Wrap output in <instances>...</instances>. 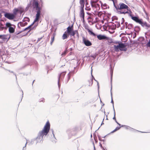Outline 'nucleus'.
<instances>
[{"mask_svg": "<svg viewBox=\"0 0 150 150\" xmlns=\"http://www.w3.org/2000/svg\"><path fill=\"white\" fill-rule=\"evenodd\" d=\"M50 128V124L49 121L47 122L45 125L43 129L39 132L38 136L35 139L31 140L30 144H36L37 143L40 142L42 140L44 136H45L49 132Z\"/></svg>", "mask_w": 150, "mask_h": 150, "instance_id": "f257e3e1", "label": "nucleus"}, {"mask_svg": "<svg viewBox=\"0 0 150 150\" xmlns=\"http://www.w3.org/2000/svg\"><path fill=\"white\" fill-rule=\"evenodd\" d=\"M32 5L33 7L34 8H35L37 11L36 17L33 22L32 24V25H33L35 23L38 21V20L40 17L41 13L40 10L41 9V8L39 6L38 2L36 1H34Z\"/></svg>", "mask_w": 150, "mask_h": 150, "instance_id": "f03ea898", "label": "nucleus"}, {"mask_svg": "<svg viewBox=\"0 0 150 150\" xmlns=\"http://www.w3.org/2000/svg\"><path fill=\"white\" fill-rule=\"evenodd\" d=\"M120 7L118 9L115 6V8L118 10V13L119 14H125L128 13L129 7L125 4L121 3L119 4Z\"/></svg>", "mask_w": 150, "mask_h": 150, "instance_id": "7ed1b4c3", "label": "nucleus"}, {"mask_svg": "<svg viewBox=\"0 0 150 150\" xmlns=\"http://www.w3.org/2000/svg\"><path fill=\"white\" fill-rule=\"evenodd\" d=\"M131 18L133 20L141 24L142 26H145L148 28L150 27V25H149L146 22L143 23L142 21V20L139 19L138 17L132 16H131Z\"/></svg>", "mask_w": 150, "mask_h": 150, "instance_id": "20e7f679", "label": "nucleus"}, {"mask_svg": "<svg viewBox=\"0 0 150 150\" xmlns=\"http://www.w3.org/2000/svg\"><path fill=\"white\" fill-rule=\"evenodd\" d=\"M6 28H8L9 32L11 33H12L14 32L15 26L13 24H11L9 23H7L6 24Z\"/></svg>", "mask_w": 150, "mask_h": 150, "instance_id": "39448f33", "label": "nucleus"}, {"mask_svg": "<svg viewBox=\"0 0 150 150\" xmlns=\"http://www.w3.org/2000/svg\"><path fill=\"white\" fill-rule=\"evenodd\" d=\"M5 17L9 20H13L15 18V15L13 13H6L4 15Z\"/></svg>", "mask_w": 150, "mask_h": 150, "instance_id": "423d86ee", "label": "nucleus"}, {"mask_svg": "<svg viewBox=\"0 0 150 150\" xmlns=\"http://www.w3.org/2000/svg\"><path fill=\"white\" fill-rule=\"evenodd\" d=\"M82 40L84 44L87 46L91 45V43L87 38L83 37H82Z\"/></svg>", "mask_w": 150, "mask_h": 150, "instance_id": "0eeeda50", "label": "nucleus"}, {"mask_svg": "<svg viewBox=\"0 0 150 150\" xmlns=\"http://www.w3.org/2000/svg\"><path fill=\"white\" fill-rule=\"evenodd\" d=\"M97 37L98 39L99 40H108L109 39V38L107 37L104 35H97Z\"/></svg>", "mask_w": 150, "mask_h": 150, "instance_id": "6e6552de", "label": "nucleus"}, {"mask_svg": "<svg viewBox=\"0 0 150 150\" xmlns=\"http://www.w3.org/2000/svg\"><path fill=\"white\" fill-rule=\"evenodd\" d=\"M84 27L85 29L87 30L89 34L95 37L96 36V35L93 33L92 30H90L89 28V27L87 25H85L84 26Z\"/></svg>", "mask_w": 150, "mask_h": 150, "instance_id": "1a4fd4ad", "label": "nucleus"}, {"mask_svg": "<svg viewBox=\"0 0 150 150\" xmlns=\"http://www.w3.org/2000/svg\"><path fill=\"white\" fill-rule=\"evenodd\" d=\"M66 74L65 72H63L59 76L58 78V86L59 88H60V85L59 84L60 79H62L64 77Z\"/></svg>", "mask_w": 150, "mask_h": 150, "instance_id": "9d476101", "label": "nucleus"}, {"mask_svg": "<svg viewBox=\"0 0 150 150\" xmlns=\"http://www.w3.org/2000/svg\"><path fill=\"white\" fill-rule=\"evenodd\" d=\"M119 50L120 51H125L126 49L125 48V45L123 43L119 44Z\"/></svg>", "mask_w": 150, "mask_h": 150, "instance_id": "9b49d317", "label": "nucleus"}, {"mask_svg": "<svg viewBox=\"0 0 150 150\" xmlns=\"http://www.w3.org/2000/svg\"><path fill=\"white\" fill-rule=\"evenodd\" d=\"M80 16L81 18H82L81 20L83 21V22H84V11L83 8H81L80 11Z\"/></svg>", "mask_w": 150, "mask_h": 150, "instance_id": "f8f14e48", "label": "nucleus"}, {"mask_svg": "<svg viewBox=\"0 0 150 150\" xmlns=\"http://www.w3.org/2000/svg\"><path fill=\"white\" fill-rule=\"evenodd\" d=\"M72 31V27L69 26L67 28V30L66 31V33L70 34L71 33V32Z\"/></svg>", "mask_w": 150, "mask_h": 150, "instance_id": "ddd939ff", "label": "nucleus"}, {"mask_svg": "<svg viewBox=\"0 0 150 150\" xmlns=\"http://www.w3.org/2000/svg\"><path fill=\"white\" fill-rule=\"evenodd\" d=\"M92 67H91V74L92 76V78L90 80H89V86H91L93 83V76L92 74Z\"/></svg>", "mask_w": 150, "mask_h": 150, "instance_id": "4468645a", "label": "nucleus"}, {"mask_svg": "<svg viewBox=\"0 0 150 150\" xmlns=\"http://www.w3.org/2000/svg\"><path fill=\"white\" fill-rule=\"evenodd\" d=\"M76 34L77 35H78V33L77 30L72 31L70 34L71 36H74Z\"/></svg>", "mask_w": 150, "mask_h": 150, "instance_id": "2eb2a0df", "label": "nucleus"}, {"mask_svg": "<svg viewBox=\"0 0 150 150\" xmlns=\"http://www.w3.org/2000/svg\"><path fill=\"white\" fill-rule=\"evenodd\" d=\"M4 25L1 23H0V31L3 30L4 29H6V26L5 27H4L3 26Z\"/></svg>", "mask_w": 150, "mask_h": 150, "instance_id": "dca6fc26", "label": "nucleus"}, {"mask_svg": "<svg viewBox=\"0 0 150 150\" xmlns=\"http://www.w3.org/2000/svg\"><path fill=\"white\" fill-rule=\"evenodd\" d=\"M113 48L115 51L116 52H118L119 51V50H120L119 44L117 45H114Z\"/></svg>", "mask_w": 150, "mask_h": 150, "instance_id": "f3484780", "label": "nucleus"}, {"mask_svg": "<svg viewBox=\"0 0 150 150\" xmlns=\"http://www.w3.org/2000/svg\"><path fill=\"white\" fill-rule=\"evenodd\" d=\"M87 19L88 20V22L89 23H92L93 20V19L91 16H88L87 18Z\"/></svg>", "mask_w": 150, "mask_h": 150, "instance_id": "a211bd4d", "label": "nucleus"}, {"mask_svg": "<svg viewBox=\"0 0 150 150\" xmlns=\"http://www.w3.org/2000/svg\"><path fill=\"white\" fill-rule=\"evenodd\" d=\"M84 0H80V3L81 5V6L83 7V8L84 6Z\"/></svg>", "mask_w": 150, "mask_h": 150, "instance_id": "6ab92c4d", "label": "nucleus"}, {"mask_svg": "<svg viewBox=\"0 0 150 150\" xmlns=\"http://www.w3.org/2000/svg\"><path fill=\"white\" fill-rule=\"evenodd\" d=\"M33 25H32V24L29 26L28 27L25 28L24 29V31H25V30H28V31H30V30H31V29H30V28H31V27Z\"/></svg>", "mask_w": 150, "mask_h": 150, "instance_id": "aec40b11", "label": "nucleus"}, {"mask_svg": "<svg viewBox=\"0 0 150 150\" xmlns=\"http://www.w3.org/2000/svg\"><path fill=\"white\" fill-rule=\"evenodd\" d=\"M66 34V32H65L63 34V36H62V39L63 40H64L65 39H66L67 38V36Z\"/></svg>", "mask_w": 150, "mask_h": 150, "instance_id": "412c9836", "label": "nucleus"}, {"mask_svg": "<svg viewBox=\"0 0 150 150\" xmlns=\"http://www.w3.org/2000/svg\"><path fill=\"white\" fill-rule=\"evenodd\" d=\"M19 11V10L18 9L16 8H14L13 10V13L14 15H16L17 12Z\"/></svg>", "mask_w": 150, "mask_h": 150, "instance_id": "4be33fe9", "label": "nucleus"}, {"mask_svg": "<svg viewBox=\"0 0 150 150\" xmlns=\"http://www.w3.org/2000/svg\"><path fill=\"white\" fill-rule=\"evenodd\" d=\"M112 88L111 87V99H112L111 101V103H112V104H113V108L114 109V103H113V101L112 98V92H111Z\"/></svg>", "mask_w": 150, "mask_h": 150, "instance_id": "5701e85b", "label": "nucleus"}, {"mask_svg": "<svg viewBox=\"0 0 150 150\" xmlns=\"http://www.w3.org/2000/svg\"><path fill=\"white\" fill-rule=\"evenodd\" d=\"M120 128V127H117L115 128V129L113 131H112L111 132L113 133V132H116V131L118 130Z\"/></svg>", "mask_w": 150, "mask_h": 150, "instance_id": "b1692460", "label": "nucleus"}, {"mask_svg": "<svg viewBox=\"0 0 150 150\" xmlns=\"http://www.w3.org/2000/svg\"><path fill=\"white\" fill-rule=\"evenodd\" d=\"M54 36L53 35V37L52 38L51 40V42H50V44L52 45V44L54 40Z\"/></svg>", "mask_w": 150, "mask_h": 150, "instance_id": "393cba45", "label": "nucleus"}, {"mask_svg": "<svg viewBox=\"0 0 150 150\" xmlns=\"http://www.w3.org/2000/svg\"><path fill=\"white\" fill-rule=\"evenodd\" d=\"M125 129H133L132 128H131L129 126H126V125L125 126Z\"/></svg>", "mask_w": 150, "mask_h": 150, "instance_id": "a878e982", "label": "nucleus"}, {"mask_svg": "<svg viewBox=\"0 0 150 150\" xmlns=\"http://www.w3.org/2000/svg\"><path fill=\"white\" fill-rule=\"evenodd\" d=\"M39 102H45V99L44 98H42L39 99Z\"/></svg>", "mask_w": 150, "mask_h": 150, "instance_id": "bb28decb", "label": "nucleus"}, {"mask_svg": "<svg viewBox=\"0 0 150 150\" xmlns=\"http://www.w3.org/2000/svg\"><path fill=\"white\" fill-rule=\"evenodd\" d=\"M127 28L129 29H131L132 28V25L129 24L127 25Z\"/></svg>", "mask_w": 150, "mask_h": 150, "instance_id": "cd10ccee", "label": "nucleus"}, {"mask_svg": "<svg viewBox=\"0 0 150 150\" xmlns=\"http://www.w3.org/2000/svg\"><path fill=\"white\" fill-rule=\"evenodd\" d=\"M113 110L114 111V116L113 118V119L115 120H116V118H115V111L114 108Z\"/></svg>", "mask_w": 150, "mask_h": 150, "instance_id": "c85d7f7f", "label": "nucleus"}, {"mask_svg": "<svg viewBox=\"0 0 150 150\" xmlns=\"http://www.w3.org/2000/svg\"><path fill=\"white\" fill-rule=\"evenodd\" d=\"M66 53H67V51H65L61 54V56H64V55H65V54H66Z\"/></svg>", "mask_w": 150, "mask_h": 150, "instance_id": "c756f323", "label": "nucleus"}, {"mask_svg": "<svg viewBox=\"0 0 150 150\" xmlns=\"http://www.w3.org/2000/svg\"><path fill=\"white\" fill-rule=\"evenodd\" d=\"M6 36L5 35H0V38H5L4 37Z\"/></svg>", "mask_w": 150, "mask_h": 150, "instance_id": "7c9ffc66", "label": "nucleus"}, {"mask_svg": "<svg viewBox=\"0 0 150 150\" xmlns=\"http://www.w3.org/2000/svg\"><path fill=\"white\" fill-rule=\"evenodd\" d=\"M107 40H108V42L110 43H111L112 42V39L111 38H109V39Z\"/></svg>", "mask_w": 150, "mask_h": 150, "instance_id": "2f4dec72", "label": "nucleus"}, {"mask_svg": "<svg viewBox=\"0 0 150 150\" xmlns=\"http://www.w3.org/2000/svg\"><path fill=\"white\" fill-rule=\"evenodd\" d=\"M96 1H91V3L92 6H93V4L96 3Z\"/></svg>", "mask_w": 150, "mask_h": 150, "instance_id": "473e14b6", "label": "nucleus"}, {"mask_svg": "<svg viewBox=\"0 0 150 150\" xmlns=\"http://www.w3.org/2000/svg\"><path fill=\"white\" fill-rule=\"evenodd\" d=\"M147 45L148 46L150 47V40H149V42L147 44Z\"/></svg>", "mask_w": 150, "mask_h": 150, "instance_id": "72a5a7b5", "label": "nucleus"}, {"mask_svg": "<svg viewBox=\"0 0 150 150\" xmlns=\"http://www.w3.org/2000/svg\"><path fill=\"white\" fill-rule=\"evenodd\" d=\"M94 78V80L95 81H96L97 82V85H98V89H99V85L98 82L96 80V79L94 78Z\"/></svg>", "mask_w": 150, "mask_h": 150, "instance_id": "f704fd0d", "label": "nucleus"}, {"mask_svg": "<svg viewBox=\"0 0 150 150\" xmlns=\"http://www.w3.org/2000/svg\"><path fill=\"white\" fill-rule=\"evenodd\" d=\"M94 140H95V143H97V142H98V141L96 139V138L94 136Z\"/></svg>", "mask_w": 150, "mask_h": 150, "instance_id": "c9c22d12", "label": "nucleus"}, {"mask_svg": "<svg viewBox=\"0 0 150 150\" xmlns=\"http://www.w3.org/2000/svg\"><path fill=\"white\" fill-rule=\"evenodd\" d=\"M70 75L69 74H68V80H69L70 79Z\"/></svg>", "mask_w": 150, "mask_h": 150, "instance_id": "e433bc0d", "label": "nucleus"}, {"mask_svg": "<svg viewBox=\"0 0 150 150\" xmlns=\"http://www.w3.org/2000/svg\"><path fill=\"white\" fill-rule=\"evenodd\" d=\"M27 143H28V141H27V140L26 139V143H25V146H24V147H23V149H24V148L26 146V144H27Z\"/></svg>", "mask_w": 150, "mask_h": 150, "instance_id": "4c0bfd02", "label": "nucleus"}, {"mask_svg": "<svg viewBox=\"0 0 150 150\" xmlns=\"http://www.w3.org/2000/svg\"><path fill=\"white\" fill-rule=\"evenodd\" d=\"M93 146L94 150H96L95 146V145H94V143L93 142Z\"/></svg>", "mask_w": 150, "mask_h": 150, "instance_id": "58836bf2", "label": "nucleus"}, {"mask_svg": "<svg viewBox=\"0 0 150 150\" xmlns=\"http://www.w3.org/2000/svg\"><path fill=\"white\" fill-rule=\"evenodd\" d=\"M124 19L123 18H122V22H121V24H122L124 22Z\"/></svg>", "mask_w": 150, "mask_h": 150, "instance_id": "ea45409f", "label": "nucleus"}, {"mask_svg": "<svg viewBox=\"0 0 150 150\" xmlns=\"http://www.w3.org/2000/svg\"><path fill=\"white\" fill-rule=\"evenodd\" d=\"M42 37H41V38H38V41H40V40L41 39H42Z\"/></svg>", "mask_w": 150, "mask_h": 150, "instance_id": "a19ab883", "label": "nucleus"}, {"mask_svg": "<svg viewBox=\"0 0 150 150\" xmlns=\"http://www.w3.org/2000/svg\"><path fill=\"white\" fill-rule=\"evenodd\" d=\"M115 122L117 123V124H118V125L120 126L121 125H120V124H119V123H118L117 122V121H116V120H115Z\"/></svg>", "mask_w": 150, "mask_h": 150, "instance_id": "79ce46f5", "label": "nucleus"}, {"mask_svg": "<svg viewBox=\"0 0 150 150\" xmlns=\"http://www.w3.org/2000/svg\"><path fill=\"white\" fill-rule=\"evenodd\" d=\"M115 122L117 123V124H118V125L120 126L121 125H120V124H119V123H118L117 122V121H116V120H115Z\"/></svg>", "mask_w": 150, "mask_h": 150, "instance_id": "37998d69", "label": "nucleus"}, {"mask_svg": "<svg viewBox=\"0 0 150 150\" xmlns=\"http://www.w3.org/2000/svg\"><path fill=\"white\" fill-rule=\"evenodd\" d=\"M94 59L96 58V56H91Z\"/></svg>", "mask_w": 150, "mask_h": 150, "instance_id": "c03bdc74", "label": "nucleus"}, {"mask_svg": "<svg viewBox=\"0 0 150 150\" xmlns=\"http://www.w3.org/2000/svg\"><path fill=\"white\" fill-rule=\"evenodd\" d=\"M40 0V3H41V5H42V0Z\"/></svg>", "mask_w": 150, "mask_h": 150, "instance_id": "a18cd8bd", "label": "nucleus"}, {"mask_svg": "<svg viewBox=\"0 0 150 150\" xmlns=\"http://www.w3.org/2000/svg\"><path fill=\"white\" fill-rule=\"evenodd\" d=\"M125 125H121L120 126V127H125Z\"/></svg>", "mask_w": 150, "mask_h": 150, "instance_id": "49530a36", "label": "nucleus"}, {"mask_svg": "<svg viewBox=\"0 0 150 150\" xmlns=\"http://www.w3.org/2000/svg\"><path fill=\"white\" fill-rule=\"evenodd\" d=\"M104 120V119H103V121L102 122V123H101V125H102L104 123H103V121Z\"/></svg>", "mask_w": 150, "mask_h": 150, "instance_id": "de8ad7c7", "label": "nucleus"}, {"mask_svg": "<svg viewBox=\"0 0 150 150\" xmlns=\"http://www.w3.org/2000/svg\"><path fill=\"white\" fill-rule=\"evenodd\" d=\"M25 18L26 19H27V21H28L29 20V19L28 18Z\"/></svg>", "mask_w": 150, "mask_h": 150, "instance_id": "09e8293b", "label": "nucleus"}, {"mask_svg": "<svg viewBox=\"0 0 150 150\" xmlns=\"http://www.w3.org/2000/svg\"><path fill=\"white\" fill-rule=\"evenodd\" d=\"M52 134H53V136H54V133H53V130H52Z\"/></svg>", "mask_w": 150, "mask_h": 150, "instance_id": "8fccbe9b", "label": "nucleus"}, {"mask_svg": "<svg viewBox=\"0 0 150 150\" xmlns=\"http://www.w3.org/2000/svg\"><path fill=\"white\" fill-rule=\"evenodd\" d=\"M21 91H22V97H23V91L22 90H21Z\"/></svg>", "mask_w": 150, "mask_h": 150, "instance_id": "3c124183", "label": "nucleus"}, {"mask_svg": "<svg viewBox=\"0 0 150 150\" xmlns=\"http://www.w3.org/2000/svg\"><path fill=\"white\" fill-rule=\"evenodd\" d=\"M87 13L88 14V15H90V14H91V13H88L87 12Z\"/></svg>", "mask_w": 150, "mask_h": 150, "instance_id": "603ef678", "label": "nucleus"}, {"mask_svg": "<svg viewBox=\"0 0 150 150\" xmlns=\"http://www.w3.org/2000/svg\"><path fill=\"white\" fill-rule=\"evenodd\" d=\"M120 24H119V25H118V27L119 26H120Z\"/></svg>", "mask_w": 150, "mask_h": 150, "instance_id": "864d4df0", "label": "nucleus"}, {"mask_svg": "<svg viewBox=\"0 0 150 150\" xmlns=\"http://www.w3.org/2000/svg\"><path fill=\"white\" fill-rule=\"evenodd\" d=\"M91 137H92V134L91 135Z\"/></svg>", "mask_w": 150, "mask_h": 150, "instance_id": "5fc2aeb1", "label": "nucleus"}, {"mask_svg": "<svg viewBox=\"0 0 150 150\" xmlns=\"http://www.w3.org/2000/svg\"><path fill=\"white\" fill-rule=\"evenodd\" d=\"M28 7V6H27V7H26V8H27V7Z\"/></svg>", "mask_w": 150, "mask_h": 150, "instance_id": "6e6d98bb", "label": "nucleus"}, {"mask_svg": "<svg viewBox=\"0 0 150 150\" xmlns=\"http://www.w3.org/2000/svg\"><path fill=\"white\" fill-rule=\"evenodd\" d=\"M28 7V6H27V7H26V8H27V7Z\"/></svg>", "mask_w": 150, "mask_h": 150, "instance_id": "4d7b16f0", "label": "nucleus"}, {"mask_svg": "<svg viewBox=\"0 0 150 150\" xmlns=\"http://www.w3.org/2000/svg\"><path fill=\"white\" fill-rule=\"evenodd\" d=\"M10 38V37H9V38H8V39H9Z\"/></svg>", "mask_w": 150, "mask_h": 150, "instance_id": "13d9d810", "label": "nucleus"}]
</instances>
